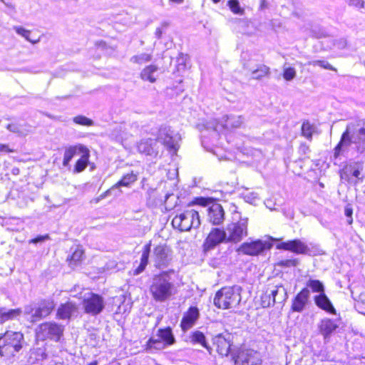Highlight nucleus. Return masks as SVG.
<instances>
[{"instance_id": "nucleus-50", "label": "nucleus", "mask_w": 365, "mask_h": 365, "mask_svg": "<svg viewBox=\"0 0 365 365\" xmlns=\"http://www.w3.org/2000/svg\"><path fill=\"white\" fill-rule=\"evenodd\" d=\"M48 239H49L48 235H40V236H38V237L31 240L29 241V243L37 244L39 242H43L45 240H48Z\"/></svg>"}, {"instance_id": "nucleus-49", "label": "nucleus", "mask_w": 365, "mask_h": 365, "mask_svg": "<svg viewBox=\"0 0 365 365\" xmlns=\"http://www.w3.org/2000/svg\"><path fill=\"white\" fill-rule=\"evenodd\" d=\"M298 264V261L297 259H285L282 260L279 264L281 266L285 267H295Z\"/></svg>"}, {"instance_id": "nucleus-3", "label": "nucleus", "mask_w": 365, "mask_h": 365, "mask_svg": "<svg viewBox=\"0 0 365 365\" xmlns=\"http://www.w3.org/2000/svg\"><path fill=\"white\" fill-rule=\"evenodd\" d=\"M150 292L154 300L163 302L175 294L176 288L168 273L163 272L153 277Z\"/></svg>"}, {"instance_id": "nucleus-18", "label": "nucleus", "mask_w": 365, "mask_h": 365, "mask_svg": "<svg viewBox=\"0 0 365 365\" xmlns=\"http://www.w3.org/2000/svg\"><path fill=\"white\" fill-rule=\"evenodd\" d=\"M363 170V163H356L345 168L341 173V178L349 182L351 181V177L355 178L356 180L354 183H357L358 180L361 178L360 177L361 173Z\"/></svg>"}, {"instance_id": "nucleus-27", "label": "nucleus", "mask_w": 365, "mask_h": 365, "mask_svg": "<svg viewBox=\"0 0 365 365\" xmlns=\"http://www.w3.org/2000/svg\"><path fill=\"white\" fill-rule=\"evenodd\" d=\"M22 311L21 309H7L6 308L0 309V322L4 323L9 320L16 319L20 316Z\"/></svg>"}, {"instance_id": "nucleus-6", "label": "nucleus", "mask_w": 365, "mask_h": 365, "mask_svg": "<svg viewBox=\"0 0 365 365\" xmlns=\"http://www.w3.org/2000/svg\"><path fill=\"white\" fill-rule=\"evenodd\" d=\"M172 225L174 228L181 232L197 228L200 225L199 212L194 209H187L176 215L172 220Z\"/></svg>"}, {"instance_id": "nucleus-12", "label": "nucleus", "mask_w": 365, "mask_h": 365, "mask_svg": "<svg viewBox=\"0 0 365 365\" xmlns=\"http://www.w3.org/2000/svg\"><path fill=\"white\" fill-rule=\"evenodd\" d=\"M54 307L55 304L52 299H44L41 301L38 307L35 308L31 307H25L24 313L31 315L32 322H36L48 316Z\"/></svg>"}, {"instance_id": "nucleus-24", "label": "nucleus", "mask_w": 365, "mask_h": 365, "mask_svg": "<svg viewBox=\"0 0 365 365\" xmlns=\"http://www.w3.org/2000/svg\"><path fill=\"white\" fill-rule=\"evenodd\" d=\"M77 311V307L75 303L68 302L61 304L57 310V317L61 319H69L73 314Z\"/></svg>"}, {"instance_id": "nucleus-14", "label": "nucleus", "mask_w": 365, "mask_h": 365, "mask_svg": "<svg viewBox=\"0 0 365 365\" xmlns=\"http://www.w3.org/2000/svg\"><path fill=\"white\" fill-rule=\"evenodd\" d=\"M222 242H228L225 230L213 228L204 242V249L205 250H212Z\"/></svg>"}, {"instance_id": "nucleus-29", "label": "nucleus", "mask_w": 365, "mask_h": 365, "mask_svg": "<svg viewBox=\"0 0 365 365\" xmlns=\"http://www.w3.org/2000/svg\"><path fill=\"white\" fill-rule=\"evenodd\" d=\"M157 336L162 339L165 346L172 345L175 343V337L173 334L172 329L170 327L165 329H160L158 331Z\"/></svg>"}, {"instance_id": "nucleus-30", "label": "nucleus", "mask_w": 365, "mask_h": 365, "mask_svg": "<svg viewBox=\"0 0 365 365\" xmlns=\"http://www.w3.org/2000/svg\"><path fill=\"white\" fill-rule=\"evenodd\" d=\"M81 158L77 160L74 167L75 173H81L86 169L88 163V159L90 157V151L86 148V150H83L81 153Z\"/></svg>"}, {"instance_id": "nucleus-39", "label": "nucleus", "mask_w": 365, "mask_h": 365, "mask_svg": "<svg viewBox=\"0 0 365 365\" xmlns=\"http://www.w3.org/2000/svg\"><path fill=\"white\" fill-rule=\"evenodd\" d=\"M204 127L205 130H212L214 133L221 132L224 128L221 126V121L219 122L217 119H211L207 121Z\"/></svg>"}, {"instance_id": "nucleus-15", "label": "nucleus", "mask_w": 365, "mask_h": 365, "mask_svg": "<svg viewBox=\"0 0 365 365\" xmlns=\"http://www.w3.org/2000/svg\"><path fill=\"white\" fill-rule=\"evenodd\" d=\"M310 298V292L308 288L302 289L293 299L291 310L294 312L301 313L308 304Z\"/></svg>"}, {"instance_id": "nucleus-28", "label": "nucleus", "mask_w": 365, "mask_h": 365, "mask_svg": "<svg viewBox=\"0 0 365 365\" xmlns=\"http://www.w3.org/2000/svg\"><path fill=\"white\" fill-rule=\"evenodd\" d=\"M150 243L145 245L143 247V253L140 258V263L139 266L135 269L134 274L137 275L144 271L148 263L150 252Z\"/></svg>"}, {"instance_id": "nucleus-19", "label": "nucleus", "mask_w": 365, "mask_h": 365, "mask_svg": "<svg viewBox=\"0 0 365 365\" xmlns=\"http://www.w3.org/2000/svg\"><path fill=\"white\" fill-rule=\"evenodd\" d=\"M157 143V139H143L138 144V150L147 155H157L158 153V150L156 148Z\"/></svg>"}, {"instance_id": "nucleus-44", "label": "nucleus", "mask_w": 365, "mask_h": 365, "mask_svg": "<svg viewBox=\"0 0 365 365\" xmlns=\"http://www.w3.org/2000/svg\"><path fill=\"white\" fill-rule=\"evenodd\" d=\"M228 6L233 13L240 15L243 14L244 9L240 7L237 0H230L228 1Z\"/></svg>"}, {"instance_id": "nucleus-21", "label": "nucleus", "mask_w": 365, "mask_h": 365, "mask_svg": "<svg viewBox=\"0 0 365 365\" xmlns=\"http://www.w3.org/2000/svg\"><path fill=\"white\" fill-rule=\"evenodd\" d=\"M244 122L242 115H225L222 118L221 126L224 129L240 128Z\"/></svg>"}, {"instance_id": "nucleus-33", "label": "nucleus", "mask_w": 365, "mask_h": 365, "mask_svg": "<svg viewBox=\"0 0 365 365\" xmlns=\"http://www.w3.org/2000/svg\"><path fill=\"white\" fill-rule=\"evenodd\" d=\"M272 289L275 303H283L287 298V289L283 286H276Z\"/></svg>"}, {"instance_id": "nucleus-11", "label": "nucleus", "mask_w": 365, "mask_h": 365, "mask_svg": "<svg viewBox=\"0 0 365 365\" xmlns=\"http://www.w3.org/2000/svg\"><path fill=\"white\" fill-rule=\"evenodd\" d=\"M82 304L85 312L93 316L100 314L104 308L103 297L93 292L84 294Z\"/></svg>"}, {"instance_id": "nucleus-34", "label": "nucleus", "mask_w": 365, "mask_h": 365, "mask_svg": "<svg viewBox=\"0 0 365 365\" xmlns=\"http://www.w3.org/2000/svg\"><path fill=\"white\" fill-rule=\"evenodd\" d=\"M272 289H267L261 296V305L262 307H269L275 304V299L272 297Z\"/></svg>"}, {"instance_id": "nucleus-42", "label": "nucleus", "mask_w": 365, "mask_h": 365, "mask_svg": "<svg viewBox=\"0 0 365 365\" xmlns=\"http://www.w3.org/2000/svg\"><path fill=\"white\" fill-rule=\"evenodd\" d=\"M73 121L81 125L86 126H92L94 125V122L93 120L84 116V115H77L73 118Z\"/></svg>"}, {"instance_id": "nucleus-1", "label": "nucleus", "mask_w": 365, "mask_h": 365, "mask_svg": "<svg viewBox=\"0 0 365 365\" xmlns=\"http://www.w3.org/2000/svg\"><path fill=\"white\" fill-rule=\"evenodd\" d=\"M354 148L358 153L365 151V122L358 120L346 125L341 139L334 150V157L337 158L341 154L348 153Z\"/></svg>"}, {"instance_id": "nucleus-56", "label": "nucleus", "mask_w": 365, "mask_h": 365, "mask_svg": "<svg viewBox=\"0 0 365 365\" xmlns=\"http://www.w3.org/2000/svg\"><path fill=\"white\" fill-rule=\"evenodd\" d=\"M356 365H365V357L359 359V362Z\"/></svg>"}, {"instance_id": "nucleus-10", "label": "nucleus", "mask_w": 365, "mask_h": 365, "mask_svg": "<svg viewBox=\"0 0 365 365\" xmlns=\"http://www.w3.org/2000/svg\"><path fill=\"white\" fill-rule=\"evenodd\" d=\"M63 331V327L56 322H45L36 329V336L40 340L47 339L58 341Z\"/></svg>"}, {"instance_id": "nucleus-47", "label": "nucleus", "mask_w": 365, "mask_h": 365, "mask_svg": "<svg viewBox=\"0 0 365 365\" xmlns=\"http://www.w3.org/2000/svg\"><path fill=\"white\" fill-rule=\"evenodd\" d=\"M168 26V24L163 22L161 24L160 27H158L155 30V35L158 39L161 38L163 33L166 30Z\"/></svg>"}, {"instance_id": "nucleus-13", "label": "nucleus", "mask_w": 365, "mask_h": 365, "mask_svg": "<svg viewBox=\"0 0 365 365\" xmlns=\"http://www.w3.org/2000/svg\"><path fill=\"white\" fill-rule=\"evenodd\" d=\"M271 247L269 242L261 240L243 242L237 249V252L240 254L250 256H257L264 250Z\"/></svg>"}, {"instance_id": "nucleus-4", "label": "nucleus", "mask_w": 365, "mask_h": 365, "mask_svg": "<svg viewBox=\"0 0 365 365\" xmlns=\"http://www.w3.org/2000/svg\"><path fill=\"white\" fill-rule=\"evenodd\" d=\"M242 288L239 285L225 287L217 292L214 298V304L223 309H234L240 304Z\"/></svg>"}, {"instance_id": "nucleus-43", "label": "nucleus", "mask_w": 365, "mask_h": 365, "mask_svg": "<svg viewBox=\"0 0 365 365\" xmlns=\"http://www.w3.org/2000/svg\"><path fill=\"white\" fill-rule=\"evenodd\" d=\"M148 345L150 348L153 347L155 349H163L165 347V345L163 343V341H162V339H160V337L157 336H156V338H155V337L150 338L148 341Z\"/></svg>"}, {"instance_id": "nucleus-52", "label": "nucleus", "mask_w": 365, "mask_h": 365, "mask_svg": "<svg viewBox=\"0 0 365 365\" xmlns=\"http://www.w3.org/2000/svg\"><path fill=\"white\" fill-rule=\"evenodd\" d=\"M344 212H345V215L349 218V219L348 220V223H349V225H351V224L352 223V221H353V220H352V217H351V216H352V213H353V210H352V209H351V207H346L345 208Z\"/></svg>"}, {"instance_id": "nucleus-40", "label": "nucleus", "mask_w": 365, "mask_h": 365, "mask_svg": "<svg viewBox=\"0 0 365 365\" xmlns=\"http://www.w3.org/2000/svg\"><path fill=\"white\" fill-rule=\"evenodd\" d=\"M152 59V55L149 53H140L138 55H135L130 58V62L137 63V64H143L147 62L150 61Z\"/></svg>"}, {"instance_id": "nucleus-38", "label": "nucleus", "mask_w": 365, "mask_h": 365, "mask_svg": "<svg viewBox=\"0 0 365 365\" xmlns=\"http://www.w3.org/2000/svg\"><path fill=\"white\" fill-rule=\"evenodd\" d=\"M306 288H310L314 292L324 293L323 284L317 279H309L307 283Z\"/></svg>"}, {"instance_id": "nucleus-48", "label": "nucleus", "mask_w": 365, "mask_h": 365, "mask_svg": "<svg viewBox=\"0 0 365 365\" xmlns=\"http://www.w3.org/2000/svg\"><path fill=\"white\" fill-rule=\"evenodd\" d=\"M6 128L9 131L14 133H19V134L23 133L21 125L19 124H16V123L8 124L6 126Z\"/></svg>"}, {"instance_id": "nucleus-35", "label": "nucleus", "mask_w": 365, "mask_h": 365, "mask_svg": "<svg viewBox=\"0 0 365 365\" xmlns=\"http://www.w3.org/2000/svg\"><path fill=\"white\" fill-rule=\"evenodd\" d=\"M13 29L16 32V34H18L21 36L24 37L26 41L31 42L33 44H35V43L39 42V41H40L39 38H37V39L31 38H30L31 31L27 30L22 26H14L13 27Z\"/></svg>"}, {"instance_id": "nucleus-51", "label": "nucleus", "mask_w": 365, "mask_h": 365, "mask_svg": "<svg viewBox=\"0 0 365 365\" xmlns=\"http://www.w3.org/2000/svg\"><path fill=\"white\" fill-rule=\"evenodd\" d=\"M349 4L361 9L364 7V2L362 0H349Z\"/></svg>"}, {"instance_id": "nucleus-55", "label": "nucleus", "mask_w": 365, "mask_h": 365, "mask_svg": "<svg viewBox=\"0 0 365 365\" xmlns=\"http://www.w3.org/2000/svg\"><path fill=\"white\" fill-rule=\"evenodd\" d=\"M185 56H184L182 54L178 58V61L179 62V64L185 65Z\"/></svg>"}, {"instance_id": "nucleus-7", "label": "nucleus", "mask_w": 365, "mask_h": 365, "mask_svg": "<svg viewBox=\"0 0 365 365\" xmlns=\"http://www.w3.org/2000/svg\"><path fill=\"white\" fill-rule=\"evenodd\" d=\"M248 217H240L237 222L227 225L225 231L227 242L238 243L248 235Z\"/></svg>"}, {"instance_id": "nucleus-57", "label": "nucleus", "mask_w": 365, "mask_h": 365, "mask_svg": "<svg viewBox=\"0 0 365 365\" xmlns=\"http://www.w3.org/2000/svg\"><path fill=\"white\" fill-rule=\"evenodd\" d=\"M183 1L184 0H170V2L178 4H182L183 2Z\"/></svg>"}, {"instance_id": "nucleus-54", "label": "nucleus", "mask_w": 365, "mask_h": 365, "mask_svg": "<svg viewBox=\"0 0 365 365\" xmlns=\"http://www.w3.org/2000/svg\"><path fill=\"white\" fill-rule=\"evenodd\" d=\"M115 189H116V188H113V186H112L110 189L107 190L105 192H103L102 195H101V196H100V197H101V198H102V199H103V198H105V197H108V196L110 195H111V193H112V192H113L114 190H115Z\"/></svg>"}, {"instance_id": "nucleus-60", "label": "nucleus", "mask_w": 365, "mask_h": 365, "mask_svg": "<svg viewBox=\"0 0 365 365\" xmlns=\"http://www.w3.org/2000/svg\"><path fill=\"white\" fill-rule=\"evenodd\" d=\"M345 44H346V42L344 41L342 47H344L345 46Z\"/></svg>"}, {"instance_id": "nucleus-25", "label": "nucleus", "mask_w": 365, "mask_h": 365, "mask_svg": "<svg viewBox=\"0 0 365 365\" xmlns=\"http://www.w3.org/2000/svg\"><path fill=\"white\" fill-rule=\"evenodd\" d=\"M158 67L155 65L145 66L140 72V77L144 81H149L153 83L157 80V72Z\"/></svg>"}, {"instance_id": "nucleus-36", "label": "nucleus", "mask_w": 365, "mask_h": 365, "mask_svg": "<svg viewBox=\"0 0 365 365\" xmlns=\"http://www.w3.org/2000/svg\"><path fill=\"white\" fill-rule=\"evenodd\" d=\"M253 79H261L269 73V68L265 65H259L257 68L251 71Z\"/></svg>"}, {"instance_id": "nucleus-53", "label": "nucleus", "mask_w": 365, "mask_h": 365, "mask_svg": "<svg viewBox=\"0 0 365 365\" xmlns=\"http://www.w3.org/2000/svg\"><path fill=\"white\" fill-rule=\"evenodd\" d=\"M0 152L11 153L13 150L10 149L7 145L0 144Z\"/></svg>"}, {"instance_id": "nucleus-5", "label": "nucleus", "mask_w": 365, "mask_h": 365, "mask_svg": "<svg viewBox=\"0 0 365 365\" xmlns=\"http://www.w3.org/2000/svg\"><path fill=\"white\" fill-rule=\"evenodd\" d=\"M24 335L19 331H7L0 336V355L9 359L23 347Z\"/></svg>"}, {"instance_id": "nucleus-41", "label": "nucleus", "mask_w": 365, "mask_h": 365, "mask_svg": "<svg viewBox=\"0 0 365 365\" xmlns=\"http://www.w3.org/2000/svg\"><path fill=\"white\" fill-rule=\"evenodd\" d=\"M314 131V127L308 121L304 122L302 125V135L307 139L311 140L312 138V133Z\"/></svg>"}, {"instance_id": "nucleus-45", "label": "nucleus", "mask_w": 365, "mask_h": 365, "mask_svg": "<svg viewBox=\"0 0 365 365\" xmlns=\"http://www.w3.org/2000/svg\"><path fill=\"white\" fill-rule=\"evenodd\" d=\"M309 65H312L314 66H319L324 69L330 70V71H336V68L333 67L331 64H329L327 61H313L309 62Z\"/></svg>"}, {"instance_id": "nucleus-32", "label": "nucleus", "mask_w": 365, "mask_h": 365, "mask_svg": "<svg viewBox=\"0 0 365 365\" xmlns=\"http://www.w3.org/2000/svg\"><path fill=\"white\" fill-rule=\"evenodd\" d=\"M137 179V175L133 172L127 173L123 175L120 180L113 185V188L118 189L121 186L129 187L132 183L135 182Z\"/></svg>"}, {"instance_id": "nucleus-59", "label": "nucleus", "mask_w": 365, "mask_h": 365, "mask_svg": "<svg viewBox=\"0 0 365 365\" xmlns=\"http://www.w3.org/2000/svg\"><path fill=\"white\" fill-rule=\"evenodd\" d=\"M212 1L215 4L218 3L220 1V0H212Z\"/></svg>"}, {"instance_id": "nucleus-20", "label": "nucleus", "mask_w": 365, "mask_h": 365, "mask_svg": "<svg viewBox=\"0 0 365 365\" xmlns=\"http://www.w3.org/2000/svg\"><path fill=\"white\" fill-rule=\"evenodd\" d=\"M199 317V311L197 307H192L184 314L180 327L182 329L185 331L190 329L195 323Z\"/></svg>"}, {"instance_id": "nucleus-58", "label": "nucleus", "mask_w": 365, "mask_h": 365, "mask_svg": "<svg viewBox=\"0 0 365 365\" xmlns=\"http://www.w3.org/2000/svg\"><path fill=\"white\" fill-rule=\"evenodd\" d=\"M88 365H98V361H93L91 362L90 364H88Z\"/></svg>"}, {"instance_id": "nucleus-2", "label": "nucleus", "mask_w": 365, "mask_h": 365, "mask_svg": "<svg viewBox=\"0 0 365 365\" xmlns=\"http://www.w3.org/2000/svg\"><path fill=\"white\" fill-rule=\"evenodd\" d=\"M230 336L225 337L222 334H218L213 338V344L216 350L222 356H227L231 354L234 365H261L257 353L251 349H237L231 351Z\"/></svg>"}, {"instance_id": "nucleus-22", "label": "nucleus", "mask_w": 365, "mask_h": 365, "mask_svg": "<svg viewBox=\"0 0 365 365\" xmlns=\"http://www.w3.org/2000/svg\"><path fill=\"white\" fill-rule=\"evenodd\" d=\"M86 146L82 144L71 145L65 148L63 165L68 167L72 158L77 154H81L83 150H86Z\"/></svg>"}, {"instance_id": "nucleus-46", "label": "nucleus", "mask_w": 365, "mask_h": 365, "mask_svg": "<svg viewBox=\"0 0 365 365\" xmlns=\"http://www.w3.org/2000/svg\"><path fill=\"white\" fill-rule=\"evenodd\" d=\"M296 76V71L294 68H284L283 77L286 81H292Z\"/></svg>"}, {"instance_id": "nucleus-37", "label": "nucleus", "mask_w": 365, "mask_h": 365, "mask_svg": "<svg viewBox=\"0 0 365 365\" xmlns=\"http://www.w3.org/2000/svg\"><path fill=\"white\" fill-rule=\"evenodd\" d=\"M83 257V250L81 247H77L69 259L70 265L72 267L76 266L82 260Z\"/></svg>"}, {"instance_id": "nucleus-17", "label": "nucleus", "mask_w": 365, "mask_h": 365, "mask_svg": "<svg viewBox=\"0 0 365 365\" xmlns=\"http://www.w3.org/2000/svg\"><path fill=\"white\" fill-rule=\"evenodd\" d=\"M277 248L291 251L297 254H306L309 251L307 245L298 239L281 242L277 245Z\"/></svg>"}, {"instance_id": "nucleus-8", "label": "nucleus", "mask_w": 365, "mask_h": 365, "mask_svg": "<svg viewBox=\"0 0 365 365\" xmlns=\"http://www.w3.org/2000/svg\"><path fill=\"white\" fill-rule=\"evenodd\" d=\"M157 141L161 143L170 153H176L180 145V136L170 127L162 125L157 135Z\"/></svg>"}, {"instance_id": "nucleus-9", "label": "nucleus", "mask_w": 365, "mask_h": 365, "mask_svg": "<svg viewBox=\"0 0 365 365\" xmlns=\"http://www.w3.org/2000/svg\"><path fill=\"white\" fill-rule=\"evenodd\" d=\"M173 259L172 249L165 244L155 246L153 251L152 261L158 269H165L171 264Z\"/></svg>"}, {"instance_id": "nucleus-31", "label": "nucleus", "mask_w": 365, "mask_h": 365, "mask_svg": "<svg viewBox=\"0 0 365 365\" xmlns=\"http://www.w3.org/2000/svg\"><path fill=\"white\" fill-rule=\"evenodd\" d=\"M190 342L192 344H199L205 347L210 353H211V348L206 341L205 336L200 331L192 332L190 336Z\"/></svg>"}, {"instance_id": "nucleus-16", "label": "nucleus", "mask_w": 365, "mask_h": 365, "mask_svg": "<svg viewBox=\"0 0 365 365\" xmlns=\"http://www.w3.org/2000/svg\"><path fill=\"white\" fill-rule=\"evenodd\" d=\"M207 220L214 225H221L225 220V211L219 203H212L207 209Z\"/></svg>"}, {"instance_id": "nucleus-61", "label": "nucleus", "mask_w": 365, "mask_h": 365, "mask_svg": "<svg viewBox=\"0 0 365 365\" xmlns=\"http://www.w3.org/2000/svg\"><path fill=\"white\" fill-rule=\"evenodd\" d=\"M0 1H2V2H4V0H0Z\"/></svg>"}, {"instance_id": "nucleus-23", "label": "nucleus", "mask_w": 365, "mask_h": 365, "mask_svg": "<svg viewBox=\"0 0 365 365\" xmlns=\"http://www.w3.org/2000/svg\"><path fill=\"white\" fill-rule=\"evenodd\" d=\"M337 327L338 325L336 322L328 318L322 319L318 325L319 332L323 335L324 339L329 338Z\"/></svg>"}, {"instance_id": "nucleus-26", "label": "nucleus", "mask_w": 365, "mask_h": 365, "mask_svg": "<svg viewBox=\"0 0 365 365\" xmlns=\"http://www.w3.org/2000/svg\"><path fill=\"white\" fill-rule=\"evenodd\" d=\"M314 302L317 306L320 309L329 313H335V309L325 293H321L315 296Z\"/></svg>"}]
</instances>
